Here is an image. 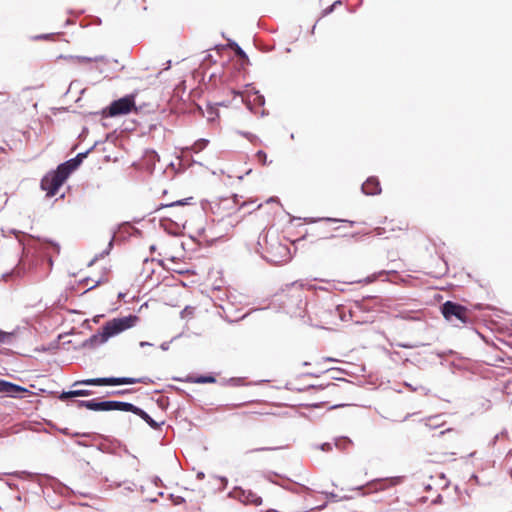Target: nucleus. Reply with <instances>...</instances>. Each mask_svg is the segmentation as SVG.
Wrapping results in <instances>:
<instances>
[{"instance_id":"nucleus-1","label":"nucleus","mask_w":512,"mask_h":512,"mask_svg":"<svg viewBox=\"0 0 512 512\" xmlns=\"http://www.w3.org/2000/svg\"><path fill=\"white\" fill-rule=\"evenodd\" d=\"M139 321L136 315H128L125 317L114 318L107 321L98 334L90 337L88 340L90 346L94 347L105 343L110 337H113L127 329L134 327Z\"/></svg>"},{"instance_id":"nucleus-2","label":"nucleus","mask_w":512,"mask_h":512,"mask_svg":"<svg viewBox=\"0 0 512 512\" xmlns=\"http://www.w3.org/2000/svg\"><path fill=\"white\" fill-rule=\"evenodd\" d=\"M441 312L447 321L455 325H458L457 322L463 325L472 324L474 320V315L468 308L452 301H446Z\"/></svg>"},{"instance_id":"nucleus-3","label":"nucleus","mask_w":512,"mask_h":512,"mask_svg":"<svg viewBox=\"0 0 512 512\" xmlns=\"http://www.w3.org/2000/svg\"><path fill=\"white\" fill-rule=\"evenodd\" d=\"M69 173L70 170L66 165H60L55 171H52L43 177L41 180V188L46 191L47 197H53L57 194Z\"/></svg>"},{"instance_id":"nucleus-4","label":"nucleus","mask_w":512,"mask_h":512,"mask_svg":"<svg viewBox=\"0 0 512 512\" xmlns=\"http://www.w3.org/2000/svg\"><path fill=\"white\" fill-rule=\"evenodd\" d=\"M150 379L147 377L131 378V377H106V378H92L82 381H77L74 386L79 384L93 385V386H116V385H130L136 383L148 384Z\"/></svg>"},{"instance_id":"nucleus-5","label":"nucleus","mask_w":512,"mask_h":512,"mask_svg":"<svg viewBox=\"0 0 512 512\" xmlns=\"http://www.w3.org/2000/svg\"><path fill=\"white\" fill-rule=\"evenodd\" d=\"M138 112L135 104V94L126 95L118 100L113 101L105 110L104 114L109 117L126 115L130 112Z\"/></svg>"},{"instance_id":"nucleus-6","label":"nucleus","mask_w":512,"mask_h":512,"mask_svg":"<svg viewBox=\"0 0 512 512\" xmlns=\"http://www.w3.org/2000/svg\"><path fill=\"white\" fill-rule=\"evenodd\" d=\"M459 440V434L454 429L441 431L436 437V445L444 454L455 455Z\"/></svg>"},{"instance_id":"nucleus-7","label":"nucleus","mask_w":512,"mask_h":512,"mask_svg":"<svg viewBox=\"0 0 512 512\" xmlns=\"http://www.w3.org/2000/svg\"><path fill=\"white\" fill-rule=\"evenodd\" d=\"M123 405H125V402H121V401H102V402H97L96 400L78 401L79 407H85V408H87L89 410H93V411H111V410L123 411Z\"/></svg>"},{"instance_id":"nucleus-8","label":"nucleus","mask_w":512,"mask_h":512,"mask_svg":"<svg viewBox=\"0 0 512 512\" xmlns=\"http://www.w3.org/2000/svg\"><path fill=\"white\" fill-rule=\"evenodd\" d=\"M0 393L9 397L21 398L24 394L31 392L22 386L0 379Z\"/></svg>"},{"instance_id":"nucleus-9","label":"nucleus","mask_w":512,"mask_h":512,"mask_svg":"<svg viewBox=\"0 0 512 512\" xmlns=\"http://www.w3.org/2000/svg\"><path fill=\"white\" fill-rule=\"evenodd\" d=\"M123 411L132 412L138 415L153 429H157L159 427V424L155 422L144 410L140 409L139 407L131 403L125 402V405H123Z\"/></svg>"},{"instance_id":"nucleus-10","label":"nucleus","mask_w":512,"mask_h":512,"mask_svg":"<svg viewBox=\"0 0 512 512\" xmlns=\"http://www.w3.org/2000/svg\"><path fill=\"white\" fill-rule=\"evenodd\" d=\"M362 191L366 195H378L381 193V186L378 178L376 177H369L363 184H362Z\"/></svg>"},{"instance_id":"nucleus-11","label":"nucleus","mask_w":512,"mask_h":512,"mask_svg":"<svg viewBox=\"0 0 512 512\" xmlns=\"http://www.w3.org/2000/svg\"><path fill=\"white\" fill-rule=\"evenodd\" d=\"M106 281L104 274H100L98 276H87L81 280V283L87 287V290L93 289L97 287L99 284Z\"/></svg>"},{"instance_id":"nucleus-12","label":"nucleus","mask_w":512,"mask_h":512,"mask_svg":"<svg viewBox=\"0 0 512 512\" xmlns=\"http://www.w3.org/2000/svg\"><path fill=\"white\" fill-rule=\"evenodd\" d=\"M186 381L189 383H198V384H205V383H215L216 379L214 376L211 375H205V376H187Z\"/></svg>"},{"instance_id":"nucleus-13","label":"nucleus","mask_w":512,"mask_h":512,"mask_svg":"<svg viewBox=\"0 0 512 512\" xmlns=\"http://www.w3.org/2000/svg\"><path fill=\"white\" fill-rule=\"evenodd\" d=\"M89 395H91L90 390H72V391H68V392H63L59 396V399L66 400V399L72 398V397L89 396Z\"/></svg>"},{"instance_id":"nucleus-14","label":"nucleus","mask_w":512,"mask_h":512,"mask_svg":"<svg viewBox=\"0 0 512 512\" xmlns=\"http://www.w3.org/2000/svg\"><path fill=\"white\" fill-rule=\"evenodd\" d=\"M186 205H188V202L186 200H176L171 203H162L157 210H160L162 208L184 207Z\"/></svg>"},{"instance_id":"nucleus-15","label":"nucleus","mask_w":512,"mask_h":512,"mask_svg":"<svg viewBox=\"0 0 512 512\" xmlns=\"http://www.w3.org/2000/svg\"><path fill=\"white\" fill-rule=\"evenodd\" d=\"M343 2L341 0L334 1L330 6L323 9L321 12V17H325L333 12L338 6H342Z\"/></svg>"},{"instance_id":"nucleus-16","label":"nucleus","mask_w":512,"mask_h":512,"mask_svg":"<svg viewBox=\"0 0 512 512\" xmlns=\"http://www.w3.org/2000/svg\"><path fill=\"white\" fill-rule=\"evenodd\" d=\"M207 145H208V140L200 139L193 144V146L191 147V150L195 153H198V152L202 151Z\"/></svg>"},{"instance_id":"nucleus-17","label":"nucleus","mask_w":512,"mask_h":512,"mask_svg":"<svg viewBox=\"0 0 512 512\" xmlns=\"http://www.w3.org/2000/svg\"><path fill=\"white\" fill-rule=\"evenodd\" d=\"M255 158L257 160L258 163H260L262 166H265L268 164V161H267V154L266 152L262 151V150H259L256 154H255Z\"/></svg>"},{"instance_id":"nucleus-18","label":"nucleus","mask_w":512,"mask_h":512,"mask_svg":"<svg viewBox=\"0 0 512 512\" xmlns=\"http://www.w3.org/2000/svg\"><path fill=\"white\" fill-rule=\"evenodd\" d=\"M247 501L255 506H259L262 503V498L257 496L256 494L249 493L247 496Z\"/></svg>"},{"instance_id":"nucleus-19","label":"nucleus","mask_w":512,"mask_h":512,"mask_svg":"<svg viewBox=\"0 0 512 512\" xmlns=\"http://www.w3.org/2000/svg\"><path fill=\"white\" fill-rule=\"evenodd\" d=\"M242 415L249 420H258V418L264 414L261 412H257V411H246V412H243Z\"/></svg>"},{"instance_id":"nucleus-20","label":"nucleus","mask_w":512,"mask_h":512,"mask_svg":"<svg viewBox=\"0 0 512 512\" xmlns=\"http://www.w3.org/2000/svg\"><path fill=\"white\" fill-rule=\"evenodd\" d=\"M14 334L9 332L0 331V342L1 343H10Z\"/></svg>"},{"instance_id":"nucleus-21","label":"nucleus","mask_w":512,"mask_h":512,"mask_svg":"<svg viewBox=\"0 0 512 512\" xmlns=\"http://www.w3.org/2000/svg\"><path fill=\"white\" fill-rule=\"evenodd\" d=\"M325 389L327 390V392L329 394H338L339 393V390H340V387L338 384L336 383H330L328 384Z\"/></svg>"},{"instance_id":"nucleus-22","label":"nucleus","mask_w":512,"mask_h":512,"mask_svg":"<svg viewBox=\"0 0 512 512\" xmlns=\"http://www.w3.org/2000/svg\"><path fill=\"white\" fill-rule=\"evenodd\" d=\"M194 314V308L192 307H185L182 312H181V316L182 318H189V317H192Z\"/></svg>"},{"instance_id":"nucleus-23","label":"nucleus","mask_w":512,"mask_h":512,"mask_svg":"<svg viewBox=\"0 0 512 512\" xmlns=\"http://www.w3.org/2000/svg\"><path fill=\"white\" fill-rule=\"evenodd\" d=\"M235 52H236L237 56H239V57H241L243 59L247 58V55L245 54V52L238 45H236Z\"/></svg>"},{"instance_id":"nucleus-24","label":"nucleus","mask_w":512,"mask_h":512,"mask_svg":"<svg viewBox=\"0 0 512 512\" xmlns=\"http://www.w3.org/2000/svg\"><path fill=\"white\" fill-rule=\"evenodd\" d=\"M78 163L79 162L77 161V159H74L71 162L65 163L64 165H66L68 167V169L71 171L72 169H74L78 165Z\"/></svg>"},{"instance_id":"nucleus-25","label":"nucleus","mask_w":512,"mask_h":512,"mask_svg":"<svg viewBox=\"0 0 512 512\" xmlns=\"http://www.w3.org/2000/svg\"><path fill=\"white\" fill-rule=\"evenodd\" d=\"M133 390L132 389H124V390H118V391H115L113 392L114 395H124L126 393H131Z\"/></svg>"},{"instance_id":"nucleus-26","label":"nucleus","mask_w":512,"mask_h":512,"mask_svg":"<svg viewBox=\"0 0 512 512\" xmlns=\"http://www.w3.org/2000/svg\"><path fill=\"white\" fill-rule=\"evenodd\" d=\"M386 483V481H379L375 485H379L378 489H384Z\"/></svg>"},{"instance_id":"nucleus-27","label":"nucleus","mask_w":512,"mask_h":512,"mask_svg":"<svg viewBox=\"0 0 512 512\" xmlns=\"http://www.w3.org/2000/svg\"><path fill=\"white\" fill-rule=\"evenodd\" d=\"M174 216H176L177 220L179 221H185L184 217L182 215H178V214H173Z\"/></svg>"},{"instance_id":"nucleus-28","label":"nucleus","mask_w":512,"mask_h":512,"mask_svg":"<svg viewBox=\"0 0 512 512\" xmlns=\"http://www.w3.org/2000/svg\"><path fill=\"white\" fill-rule=\"evenodd\" d=\"M271 449L272 448L262 447V448L255 449V451H268V450H271Z\"/></svg>"},{"instance_id":"nucleus-29","label":"nucleus","mask_w":512,"mask_h":512,"mask_svg":"<svg viewBox=\"0 0 512 512\" xmlns=\"http://www.w3.org/2000/svg\"><path fill=\"white\" fill-rule=\"evenodd\" d=\"M84 156H85L84 154H78L77 157H76L77 161L80 162L81 158L84 157Z\"/></svg>"},{"instance_id":"nucleus-30","label":"nucleus","mask_w":512,"mask_h":512,"mask_svg":"<svg viewBox=\"0 0 512 512\" xmlns=\"http://www.w3.org/2000/svg\"><path fill=\"white\" fill-rule=\"evenodd\" d=\"M507 462H511L512 461V454H509L507 456V459H506Z\"/></svg>"},{"instance_id":"nucleus-31","label":"nucleus","mask_w":512,"mask_h":512,"mask_svg":"<svg viewBox=\"0 0 512 512\" xmlns=\"http://www.w3.org/2000/svg\"><path fill=\"white\" fill-rule=\"evenodd\" d=\"M344 404L342 403H337V404H334L332 407H340V406H343Z\"/></svg>"},{"instance_id":"nucleus-32","label":"nucleus","mask_w":512,"mask_h":512,"mask_svg":"<svg viewBox=\"0 0 512 512\" xmlns=\"http://www.w3.org/2000/svg\"><path fill=\"white\" fill-rule=\"evenodd\" d=\"M327 360H328V361H332V362L337 361L336 359H334V358H330V357H329V358H327Z\"/></svg>"}]
</instances>
